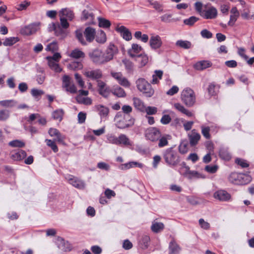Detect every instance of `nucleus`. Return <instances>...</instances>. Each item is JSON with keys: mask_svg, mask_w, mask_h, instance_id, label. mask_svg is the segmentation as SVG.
<instances>
[{"mask_svg": "<svg viewBox=\"0 0 254 254\" xmlns=\"http://www.w3.org/2000/svg\"><path fill=\"white\" fill-rule=\"evenodd\" d=\"M116 127L121 129L129 127L133 125L134 120L129 115H123L121 112H118L115 117Z\"/></svg>", "mask_w": 254, "mask_h": 254, "instance_id": "obj_1", "label": "nucleus"}, {"mask_svg": "<svg viewBox=\"0 0 254 254\" xmlns=\"http://www.w3.org/2000/svg\"><path fill=\"white\" fill-rule=\"evenodd\" d=\"M163 158L166 163L170 166H176L180 162L178 152L172 148H168L164 152Z\"/></svg>", "mask_w": 254, "mask_h": 254, "instance_id": "obj_2", "label": "nucleus"}, {"mask_svg": "<svg viewBox=\"0 0 254 254\" xmlns=\"http://www.w3.org/2000/svg\"><path fill=\"white\" fill-rule=\"evenodd\" d=\"M181 98L182 102L187 107H192L195 102V95L190 88L184 89L181 93Z\"/></svg>", "mask_w": 254, "mask_h": 254, "instance_id": "obj_3", "label": "nucleus"}, {"mask_svg": "<svg viewBox=\"0 0 254 254\" xmlns=\"http://www.w3.org/2000/svg\"><path fill=\"white\" fill-rule=\"evenodd\" d=\"M137 89L147 97H151L154 94V90L151 85L144 78H139L136 81Z\"/></svg>", "mask_w": 254, "mask_h": 254, "instance_id": "obj_4", "label": "nucleus"}, {"mask_svg": "<svg viewBox=\"0 0 254 254\" xmlns=\"http://www.w3.org/2000/svg\"><path fill=\"white\" fill-rule=\"evenodd\" d=\"M59 16L61 26L64 28H67L69 27L67 20L71 21L74 17L72 11L68 8H63L59 12Z\"/></svg>", "mask_w": 254, "mask_h": 254, "instance_id": "obj_5", "label": "nucleus"}, {"mask_svg": "<svg viewBox=\"0 0 254 254\" xmlns=\"http://www.w3.org/2000/svg\"><path fill=\"white\" fill-rule=\"evenodd\" d=\"M91 61L96 65H101L106 63L104 53L100 50L96 49L89 53Z\"/></svg>", "mask_w": 254, "mask_h": 254, "instance_id": "obj_6", "label": "nucleus"}, {"mask_svg": "<svg viewBox=\"0 0 254 254\" xmlns=\"http://www.w3.org/2000/svg\"><path fill=\"white\" fill-rule=\"evenodd\" d=\"M62 88L66 92L70 93H75L76 88L71 82V78L67 75H64L62 77Z\"/></svg>", "mask_w": 254, "mask_h": 254, "instance_id": "obj_7", "label": "nucleus"}, {"mask_svg": "<svg viewBox=\"0 0 254 254\" xmlns=\"http://www.w3.org/2000/svg\"><path fill=\"white\" fill-rule=\"evenodd\" d=\"M182 169L181 173L188 179L191 180L193 178H199L201 175L195 171H190V167L186 165V163L183 162L181 164Z\"/></svg>", "mask_w": 254, "mask_h": 254, "instance_id": "obj_8", "label": "nucleus"}, {"mask_svg": "<svg viewBox=\"0 0 254 254\" xmlns=\"http://www.w3.org/2000/svg\"><path fill=\"white\" fill-rule=\"evenodd\" d=\"M81 19L83 21H85L87 24L95 23V16L91 8L87 6L86 9L83 10Z\"/></svg>", "mask_w": 254, "mask_h": 254, "instance_id": "obj_9", "label": "nucleus"}, {"mask_svg": "<svg viewBox=\"0 0 254 254\" xmlns=\"http://www.w3.org/2000/svg\"><path fill=\"white\" fill-rule=\"evenodd\" d=\"M161 134L157 128L151 127L146 130L145 135L147 139L154 142L158 141Z\"/></svg>", "mask_w": 254, "mask_h": 254, "instance_id": "obj_10", "label": "nucleus"}, {"mask_svg": "<svg viewBox=\"0 0 254 254\" xmlns=\"http://www.w3.org/2000/svg\"><path fill=\"white\" fill-rule=\"evenodd\" d=\"M118 53V49L114 44H110L104 53L106 63L112 60L114 56Z\"/></svg>", "mask_w": 254, "mask_h": 254, "instance_id": "obj_11", "label": "nucleus"}, {"mask_svg": "<svg viewBox=\"0 0 254 254\" xmlns=\"http://www.w3.org/2000/svg\"><path fill=\"white\" fill-rule=\"evenodd\" d=\"M218 14L217 9L214 6H211L203 10L201 16L206 19H213L215 18Z\"/></svg>", "mask_w": 254, "mask_h": 254, "instance_id": "obj_12", "label": "nucleus"}, {"mask_svg": "<svg viewBox=\"0 0 254 254\" xmlns=\"http://www.w3.org/2000/svg\"><path fill=\"white\" fill-rule=\"evenodd\" d=\"M83 74L87 77L93 80H97L102 77V71L99 69L95 70L85 69L84 70Z\"/></svg>", "mask_w": 254, "mask_h": 254, "instance_id": "obj_13", "label": "nucleus"}, {"mask_svg": "<svg viewBox=\"0 0 254 254\" xmlns=\"http://www.w3.org/2000/svg\"><path fill=\"white\" fill-rule=\"evenodd\" d=\"M66 179L70 184L77 189H83L85 187V184L83 181L73 176L68 175Z\"/></svg>", "mask_w": 254, "mask_h": 254, "instance_id": "obj_14", "label": "nucleus"}, {"mask_svg": "<svg viewBox=\"0 0 254 254\" xmlns=\"http://www.w3.org/2000/svg\"><path fill=\"white\" fill-rule=\"evenodd\" d=\"M214 198L220 201H228L231 199V195L227 191L220 190L215 191L213 194Z\"/></svg>", "mask_w": 254, "mask_h": 254, "instance_id": "obj_15", "label": "nucleus"}, {"mask_svg": "<svg viewBox=\"0 0 254 254\" xmlns=\"http://www.w3.org/2000/svg\"><path fill=\"white\" fill-rule=\"evenodd\" d=\"M111 75L123 86L129 87L130 83L128 80L124 77L121 72H112Z\"/></svg>", "mask_w": 254, "mask_h": 254, "instance_id": "obj_16", "label": "nucleus"}, {"mask_svg": "<svg viewBox=\"0 0 254 254\" xmlns=\"http://www.w3.org/2000/svg\"><path fill=\"white\" fill-rule=\"evenodd\" d=\"M97 86L100 95L104 97H107L109 96L110 90L104 82L101 80H97Z\"/></svg>", "mask_w": 254, "mask_h": 254, "instance_id": "obj_17", "label": "nucleus"}, {"mask_svg": "<svg viewBox=\"0 0 254 254\" xmlns=\"http://www.w3.org/2000/svg\"><path fill=\"white\" fill-rule=\"evenodd\" d=\"M188 136L190 143L191 146L197 144L200 138V135L195 129H192L190 132L188 133Z\"/></svg>", "mask_w": 254, "mask_h": 254, "instance_id": "obj_18", "label": "nucleus"}, {"mask_svg": "<svg viewBox=\"0 0 254 254\" xmlns=\"http://www.w3.org/2000/svg\"><path fill=\"white\" fill-rule=\"evenodd\" d=\"M149 44L152 49H159L162 44L161 37L159 35L152 36L150 39Z\"/></svg>", "mask_w": 254, "mask_h": 254, "instance_id": "obj_19", "label": "nucleus"}, {"mask_svg": "<svg viewBox=\"0 0 254 254\" xmlns=\"http://www.w3.org/2000/svg\"><path fill=\"white\" fill-rule=\"evenodd\" d=\"M117 32L121 33L124 39L129 41L131 39V34L130 31L124 26L118 25L116 28Z\"/></svg>", "mask_w": 254, "mask_h": 254, "instance_id": "obj_20", "label": "nucleus"}, {"mask_svg": "<svg viewBox=\"0 0 254 254\" xmlns=\"http://www.w3.org/2000/svg\"><path fill=\"white\" fill-rule=\"evenodd\" d=\"M38 29V25L31 24L24 27L21 30V33L26 35H29L35 33Z\"/></svg>", "mask_w": 254, "mask_h": 254, "instance_id": "obj_21", "label": "nucleus"}, {"mask_svg": "<svg viewBox=\"0 0 254 254\" xmlns=\"http://www.w3.org/2000/svg\"><path fill=\"white\" fill-rule=\"evenodd\" d=\"M230 20L228 23V25L233 26L239 17L240 13L236 7H232L230 10Z\"/></svg>", "mask_w": 254, "mask_h": 254, "instance_id": "obj_22", "label": "nucleus"}, {"mask_svg": "<svg viewBox=\"0 0 254 254\" xmlns=\"http://www.w3.org/2000/svg\"><path fill=\"white\" fill-rule=\"evenodd\" d=\"M212 65V63L207 60H203L197 62L194 65V67L198 70H203L207 68L210 67Z\"/></svg>", "mask_w": 254, "mask_h": 254, "instance_id": "obj_23", "label": "nucleus"}, {"mask_svg": "<svg viewBox=\"0 0 254 254\" xmlns=\"http://www.w3.org/2000/svg\"><path fill=\"white\" fill-rule=\"evenodd\" d=\"M86 40L88 42H91L95 38V30L91 27H87L84 32Z\"/></svg>", "mask_w": 254, "mask_h": 254, "instance_id": "obj_24", "label": "nucleus"}, {"mask_svg": "<svg viewBox=\"0 0 254 254\" xmlns=\"http://www.w3.org/2000/svg\"><path fill=\"white\" fill-rule=\"evenodd\" d=\"M132 142L129 138L124 134H121L118 136V145L132 146Z\"/></svg>", "mask_w": 254, "mask_h": 254, "instance_id": "obj_25", "label": "nucleus"}, {"mask_svg": "<svg viewBox=\"0 0 254 254\" xmlns=\"http://www.w3.org/2000/svg\"><path fill=\"white\" fill-rule=\"evenodd\" d=\"M26 156V153L22 150H18L11 153V158L15 161H19L24 159Z\"/></svg>", "mask_w": 254, "mask_h": 254, "instance_id": "obj_26", "label": "nucleus"}, {"mask_svg": "<svg viewBox=\"0 0 254 254\" xmlns=\"http://www.w3.org/2000/svg\"><path fill=\"white\" fill-rule=\"evenodd\" d=\"M241 173H232L229 176L228 179L229 181L235 185H241V180L242 176Z\"/></svg>", "mask_w": 254, "mask_h": 254, "instance_id": "obj_27", "label": "nucleus"}, {"mask_svg": "<svg viewBox=\"0 0 254 254\" xmlns=\"http://www.w3.org/2000/svg\"><path fill=\"white\" fill-rule=\"evenodd\" d=\"M171 137L168 134H160L158 140V147L160 148L165 147L168 144V140L171 139Z\"/></svg>", "mask_w": 254, "mask_h": 254, "instance_id": "obj_28", "label": "nucleus"}, {"mask_svg": "<svg viewBox=\"0 0 254 254\" xmlns=\"http://www.w3.org/2000/svg\"><path fill=\"white\" fill-rule=\"evenodd\" d=\"M142 47L136 44H133L131 46V49L128 51V55L132 58H135L137 55V54L139 53L141 50Z\"/></svg>", "mask_w": 254, "mask_h": 254, "instance_id": "obj_29", "label": "nucleus"}, {"mask_svg": "<svg viewBox=\"0 0 254 254\" xmlns=\"http://www.w3.org/2000/svg\"><path fill=\"white\" fill-rule=\"evenodd\" d=\"M17 102L13 99L4 100L0 101V106L7 108H12L16 107Z\"/></svg>", "mask_w": 254, "mask_h": 254, "instance_id": "obj_30", "label": "nucleus"}, {"mask_svg": "<svg viewBox=\"0 0 254 254\" xmlns=\"http://www.w3.org/2000/svg\"><path fill=\"white\" fill-rule=\"evenodd\" d=\"M174 107L178 111L185 114L188 117H190L193 116V114L190 111L186 109L185 107L180 103H175Z\"/></svg>", "mask_w": 254, "mask_h": 254, "instance_id": "obj_31", "label": "nucleus"}, {"mask_svg": "<svg viewBox=\"0 0 254 254\" xmlns=\"http://www.w3.org/2000/svg\"><path fill=\"white\" fill-rule=\"evenodd\" d=\"M96 108L98 111L99 114L101 119L106 118L108 117L109 112L108 108L98 105L96 106Z\"/></svg>", "mask_w": 254, "mask_h": 254, "instance_id": "obj_32", "label": "nucleus"}, {"mask_svg": "<svg viewBox=\"0 0 254 254\" xmlns=\"http://www.w3.org/2000/svg\"><path fill=\"white\" fill-rule=\"evenodd\" d=\"M169 254H179L181 248L174 240H172L169 244Z\"/></svg>", "mask_w": 254, "mask_h": 254, "instance_id": "obj_33", "label": "nucleus"}, {"mask_svg": "<svg viewBox=\"0 0 254 254\" xmlns=\"http://www.w3.org/2000/svg\"><path fill=\"white\" fill-rule=\"evenodd\" d=\"M136 167L142 168L143 167V164L137 162L132 161L122 164L121 169L122 170H127Z\"/></svg>", "mask_w": 254, "mask_h": 254, "instance_id": "obj_34", "label": "nucleus"}, {"mask_svg": "<svg viewBox=\"0 0 254 254\" xmlns=\"http://www.w3.org/2000/svg\"><path fill=\"white\" fill-rule=\"evenodd\" d=\"M66 28H63L61 24H60L59 23H57V26L55 31V35L60 37L61 38H64L66 35V32L64 30Z\"/></svg>", "mask_w": 254, "mask_h": 254, "instance_id": "obj_35", "label": "nucleus"}, {"mask_svg": "<svg viewBox=\"0 0 254 254\" xmlns=\"http://www.w3.org/2000/svg\"><path fill=\"white\" fill-rule=\"evenodd\" d=\"M133 105L134 107L141 112H144L145 105L144 103L139 98L134 97L133 98Z\"/></svg>", "mask_w": 254, "mask_h": 254, "instance_id": "obj_36", "label": "nucleus"}, {"mask_svg": "<svg viewBox=\"0 0 254 254\" xmlns=\"http://www.w3.org/2000/svg\"><path fill=\"white\" fill-rule=\"evenodd\" d=\"M219 156L224 160L228 161L231 158V155L226 148L222 147L219 151Z\"/></svg>", "mask_w": 254, "mask_h": 254, "instance_id": "obj_37", "label": "nucleus"}, {"mask_svg": "<svg viewBox=\"0 0 254 254\" xmlns=\"http://www.w3.org/2000/svg\"><path fill=\"white\" fill-rule=\"evenodd\" d=\"M176 45L184 49H189L191 47V42L187 40H178L176 42Z\"/></svg>", "mask_w": 254, "mask_h": 254, "instance_id": "obj_38", "label": "nucleus"}, {"mask_svg": "<svg viewBox=\"0 0 254 254\" xmlns=\"http://www.w3.org/2000/svg\"><path fill=\"white\" fill-rule=\"evenodd\" d=\"M69 56L72 58L78 59L83 58L85 57V54L79 49H75L71 52Z\"/></svg>", "mask_w": 254, "mask_h": 254, "instance_id": "obj_39", "label": "nucleus"}, {"mask_svg": "<svg viewBox=\"0 0 254 254\" xmlns=\"http://www.w3.org/2000/svg\"><path fill=\"white\" fill-rule=\"evenodd\" d=\"M19 39L17 37H8L5 39L2 44L4 46H11L19 41Z\"/></svg>", "mask_w": 254, "mask_h": 254, "instance_id": "obj_40", "label": "nucleus"}, {"mask_svg": "<svg viewBox=\"0 0 254 254\" xmlns=\"http://www.w3.org/2000/svg\"><path fill=\"white\" fill-rule=\"evenodd\" d=\"M151 230L155 233H158L162 231L164 228L163 223L161 222H154L151 226Z\"/></svg>", "mask_w": 254, "mask_h": 254, "instance_id": "obj_41", "label": "nucleus"}, {"mask_svg": "<svg viewBox=\"0 0 254 254\" xmlns=\"http://www.w3.org/2000/svg\"><path fill=\"white\" fill-rule=\"evenodd\" d=\"M134 58L137 62L140 63L141 66H144L148 63V57L145 55H138Z\"/></svg>", "mask_w": 254, "mask_h": 254, "instance_id": "obj_42", "label": "nucleus"}, {"mask_svg": "<svg viewBox=\"0 0 254 254\" xmlns=\"http://www.w3.org/2000/svg\"><path fill=\"white\" fill-rule=\"evenodd\" d=\"M76 100L79 103L83 104L86 105H90L92 104L91 99L87 97L78 95Z\"/></svg>", "mask_w": 254, "mask_h": 254, "instance_id": "obj_43", "label": "nucleus"}, {"mask_svg": "<svg viewBox=\"0 0 254 254\" xmlns=\"http://www.w3.org/2000/svg\"><path fill=\"white\" fill-rule=\"evenodd\" d=\"M114 95L119 97H123L126 96V93L124 90L119 86L115 87L112 91Z\"/></svg>", "mask_w": 254, "mask_h": 254, "instance_id": "obj_44", "label": "nucleus"}, {"mask_svg": "<svg viewBox=\"0 0 254 254\" xmlns=\"http://www.w3.org/2000/svg\"><path fill=\"white\" fill-rule=\"evenodd\" d=\"M171 14H165L160 17L161 20L165 23L176 22L179 20L178 18H172Z\"/></svg>", "mask_w": 254, "mask_h": 254, "instance_id": "obj_45", "label": "nucleus"}, {"mask_svg": "<svg viewBox=\"0 0 254 254\" xmlns=\"http://www.w3.org/2000/svg\"><path fill=\"white\" fill-rule=\"evenodd\" d=\"M48 65L50 68L56 72H60L62 69L60 67L58 62H53V61H48Z\"/></svg>", "mask_w": 254, "mask_h": 254, "instance_id": "obj_46", "label": "nucleus"}, {"mask_svg": "<svg viewBox=\"0 0 254 254\" xmlns=\"http://www.w3.org/2000/svg\"><path fill=\"white\" fill-rule=\"evenodd\" d=\"M30 2L28 0H24L21 3L17 4L15 7L18 11L25 10L30 5Z\"/></svg>", "mask_w": 254, "mask_h": 254, "instance_id": "obj_47", "label": "nucleus"}, {"mask_svg": "<svg viewBox=\"0 0 254 254\" xmlns=\"http://www.w3.org/2000/svg\"><path fill=\"white\" fill-rule=\"evenodd\" d=\"M10 117V111L7 109L0 110V121H5Z\"/></svg>", "mask_w": 254, "mask_h": 254, "instance_id": "obj_48", "label": "nucleus"}, {"mask_svg": "<svg viewBox=\"0 0 254 254\" xmlns=\"http://www.w3.org/2000/svg\"><path fill=\"white\" fill-rule=\"evenodd\" d=\"M99 26L103 28H109L111 25L109 20L104 18L98 17Z\"/></svg>", "mask_w": 254, "mask_h": 254, "instance_id": "obj_49", "label": "nucleus"}, {"mask_svg": "<svg viewBox=\"0 0 254 254\" xmlns=\"http://www.w3.org/2000/svg\"><path fill=\"white\" fill-rule=\"evenodd\" d=\"M9 146L13 147H22L25 146V143L20 140L15 139L8 143Z\"/></svg>", "mask_w": 254, "mask_h": 254, "instance_id": "obj_50", "label": "nucleus"}, {"mask_svg": "<svg viewBox=\"0 0 254 254\" xmlns=\"http://www.w3.org/2000/svg\"><path fill=\"white\" fill-rule=\"evenodd\" d=\"M64 114V112L62 109H59L55 111L53 114L52 116L53 118L55 120H58L59 121H61L63 119V116Z\"/></svg>", "mask_w": 254, "mask_h": 254, "instance_id": "obj_51", "label": "nucleus"}, {"mask_svg": "<svg viewBox=\"0 0 254 254\" xmlns=\"http://www.w3.org/2000/svg\"><path fill=\"white\" fill-rule=\"evenodd\" d=\"M75 36L79 42L83 45L87 44L86 41L84 39L83 35L80 30H77L75 31Z\"/></svg>", "mask_w": 254, "mask_h": 254, "instance_id": "obj_52", "label": "nucleus"}, {"mask_svg": "<svg viewBox=\"0 0 254 254\" xmlns=\"http://www.w3.org/2000/svg\"><path fill=\"white\" fill-rule=\"evenodd\" d=\"M106 35L103 31H100L96 37V41L100 43H104L106 41Z\"/></svg>", "mask_w": 254, "mask_h": 254, "instance_id": "obj_53", "label": "nucleus"}, {"mask_svg": "<svg viewBox=\"0 0 254 254\" xmlns=\"http://www.w3.org/2000/svg\"><path fill=\"white\" fill-rule=\"evenodd\" d=\"M150 241V238L148 236L144 235L142 237L140 241L143 249H146L148 247V243Z\"/></svg>", "mask_w": 254, "mask_h": 254, "instance_id": "obj_54", "label": "nucleus"}, {"mask_svg": "<svg viewBox=\"0 0 254 254\" xmlns=\"http://www.w3.org/2000/svg\"><path fill=\"white\" fill-rule=\"evenodd\" d=\"M242 176L240 179L241 185H246L251 182L252 178L250 176L244 174H242Z\"/></svg>", "mask_w": 254, "mask_h": 254, "instance_id": "obj_55", "label": "nucleus"}, {"mask_svg": "<svg viewBox=\"0 0 254 254\" xmlns=\"http://www.w3.org/2000/svg\"><path fill=\"white\" fill-rule=\"evenodd\" d=\"M198 18L195 16H191L188 19H186L184 20V23L187 25L192 26L195 22L198 21Z\"/></svg>", "mask_w": 254, "mask_h": 254, "instance_id": "obj_56", "label": "nucleus"}, {"mask_svg": "<svg viewBox=\"0 0 254 254\" xmlns=\"http://www.w3.org/2000/svg\"><path fill=\"white\" fill-rule=\"evenodd\" d=\"M45 142H46L47 145L50 147L54 152H57L58 151V146L56 144L54 141L51 139H46L45 140Z\"/></svg>", "mask_w": 254, "mask_h": 254, "instance_id": "obj_57", "label": "nucleus"}, {"mask_svg": "<svg viewBox=\"0 0 254 254\" xmlns=\"http://www.w3.org/2000/svg\"><path fill=\"white\" fill-rule=\"evenodd\" d=\"M235 163L243 168H247L249 166V164L247 161L241 158H236L235 160Z\"/></svg>", "mask_w": 254, "mask_h": 254, "instance_id": "obj_58", "label": "nucleus"}, {"mask_svg": "<svg viewBox=\"0 0 254 254\" xmlns=\"http://www.w3.org/2000/svg\"><path fill=\"white\" fill-rule=\"evenodd\" d=\"M144 112H146L148 115H155L157 112V108L152 106L145 107Z\"/></svg>", "mask_w": 254, "mask_h": 254, "instance_id": "obj_59", "label": "nucleus"}, {"mask_svg": "<svg viewBox=\"0 0 254 254\" xmlns=\"http://www.w3.org/2000/svg\"><path fill=\"white\" fill-rule=\"evenodd\" d=\"M107 139L109 143L118 145V137L113 134H108Z\"/></svg>", "mask_w": 254, "mask_h": 254, "instance_id": "obj_60", "label": "nucleus"}, {"mask_svg": "<svg viewBox=\"0 0 254 254\" xmlns=\"http://www.w3.org/2000/svg\"><path fill=\"white\" fill-rule=\"evenodd\" d=\"M201 133L202 135L206 138L209 139L210 138V127H208L201 126Z\"/></svg>", "mask_w": 254, "mask_h": 254, "instance_id": "obj_61", "label": "nucleus"}, {"mask_svg": "<svg viewBox=\"0 0 254 254\" xmlns=\"http://www.w3.org/2000/svg\"><path fill=\"white\" fill-rule=\"evenodd\" d=\"M179 151L180 153L185 154L188 150V144L187 142H182L179 145Z\"/></svg>", "mask_w": 254, "mask_h": 254, "instance_id": "obj_62", "label": "nucleus"}, {"mask_svg": "<svg viewBox=\"0 0 254 254\" xmlns=\"http://www.w3.org/2000/svg\"><path fill=\"white\" fill-rule=\"evenodd\" d=\"M31 93L35 98H38L44 94V92L40 89L33 88L31 90Z\"/></svg>", "mask_w": 254, "mask_h": 254, "instance_id": "obj_63", "label": "nucleus"}, {"mask_svg": "<svg viewBox=\"0 0 254 254\" xmlns=\"http://www.w3.org/2000/svg\"><path fill=\"white\" fill-rule=\"evenodd\" d=\"M58 49L57 43L56 42H53L47 45L46 50L47 51H51L54 52L57 51Z\"/></svg>", "mask_w": 254, "mask_h": 254, "instance_id": "obj_64", "label": "nucleus"}]
</instances>
